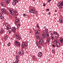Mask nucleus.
<instances>
[{
    "instance_id": "6",
    "label": "nucleus",
    "mask_w": 63,
    "mask_h": 63,
    "mask_svg": "<svg viewBox=\"0 0 63 63\" xmlns=\"http://www.w3.org/2000/svg\"><path fill=\"white\" fill-rule=\"evenodd\" d=\"M35 35L36 36H37L38 35V34H39L40 33V30H38V31H37L36 30H35Z\"/></svg>"
},
{
    "instance_id": "45",
    "label": "nucleus",
    "mask_w": 63,
    "mask_h": 63,
    "mask_svg": "<svg viewBox=\"0 0 63 63\" xmlns=\"http://www.w3.org/2000/svg\"><path fill=\"white\" fill-rule=\"evenodd\" d=\"M45 37V36H42V38H43V39H44Z\"/></svg>"
},
{
    "instance_id": "3",
    "label": "nucleus",
    "mask_w": 63,
    "mask_h": 63,
    "mask_svg": "<svg viewBox=\"0 0 63 63\" xmlns=\"http://www.w3.org/2000/svg\"><path fill=\"white\" fill-rule=\"evenodd\" d=\"M16 38L17 39H18V40H20L21 37L19 35V34L18 33H16Z\"/></svg>"
},
{
    "instance_id": "10",
    "label": "nucleus",
    "mask_w": 63,
    "mask_h": 63,
    "mask_svg": "<svg viewBox=\"0 0 63 63\" xmlns=\"http://www.w3.org/2000/svg\"><path fill=\"white\" fill-rule=\"evenodd\" d=\"M14 13L15 14V17L16 18L17 17V16H18V12H17L16 11H15L14 12Z\"/></svg>"
},
{
    "instance_id": "52",
    "label": "nucleus",
    "mask_w": 63,
    "mask_h": 63,
    "mask_svg": "<svg viewBox=\"0 0 63 63\" xmlns=\"http://www.w3.org/2000/svg\"><path fill=\"white\" fill-rule=\"evenodd\" d=\"M43 6H46V4H44L43 5Z\"/></svg>"
},
{
    "instance_id": "50",
    "label": "nucleus",
    "mask_w": 63,
    "mask_h": 63,
    "mask_svg": "<svg viewBox=\"0 0 63 63\" xmlns=\"http://www.w3.org/2000/svg\"><path fill=\"white\" fill-rule=\"evenodd\" d=\"M45 45H47V43L46 42L45 43Z\"/></svg>"
},
{
    "instance_id": "59",
    "label": "nucleus",
    "mask_w": 63,
    "mask_h": 63,
    "mask_svg": "<svg viewBox=\"0 0 63 63\" xmlns=\"http://www.w3.org/2000/svg\"><path fill=\"white\" fill-rule=\"evenodd\" d=\"M37 12H35V14H37Z\"/></svg>"
},
{
    "instance_id": "13",
    "label": "nucleus",
    "mask_w": 63,
    "mask_h": 63,
    "mask_svg": "<svg viewBox=\"0 0 63 63\" xmlns=\"http://www.w3.org/2000/svg\"><path fill=\"white\" fill-rule=\"evenodd\" d=\"M42 52H40L38 53V55L40 57H41V56H42Z\"/></svg>"
},
{
    "instance_id": "26",
    "label": "nucleus",
    "mask_w": 63,
    "mask_h": 63,
    "mask_svg": "<svg viewBox=\"0 0 63 63\" xmlns=\"http://www.w3.org/2000/svg\"><path fill=\"white\" fill-rule=\"evenodd\" d=\"M9 2H10L9 0H7L6 1V4H8Z\"/></svg>"
},
{
    "instance_id": "23",
    "label": "nucleus",
    "mask_w": 63,
    "mask_h": 63,
    "mask_svg": "<svg viewBox=\"0 0 63 63\" xmlns=\"http://www.w3.org/2000/svg\"><path fill=\"white\" fill-rule=\"evenodd\" d=\"M21 53V55H23V53H24V52H23V51H22L20 52Z\"/></svg>"
},
{
    "instance_id": "38",
    "label": "nucleus",
    "mask_w": 63,
    "mask_h": 63,
    "mask_svg": "<svg viewBox=\"0 0 63 63\" xmlns=\"http://www.w3.org/2000/svg\"><path fill=\"white\" fill-rule=\"evenodd\" d=\"M51 39L52 40H53V36H51Z\"/></svg>"
},
{
    "instance_id": "19",
    "label": "nucleus",
    "mask_w": 63,
    "mask_h": 63,
    "mask_svg": "<svg viewBox=\"0 0 63 63\" xmlns=\"http://www.w3.org/2000/svg\"><path fill=\"white\" fill-rule=\"evenodd\" d=\"M60 42L61 43H62V42H63V39L62 38H61L60 39Z\"/></svg>"
},
{
    "instance_id": "21",
    "label": "nucleus",
    "mask_w": 63,
    "mask_h": 63,
    "mask_svg": "<svg viewBox=\"0 0 63 63\" xmlns=\"http://www.w3.org/2000/svg\"><path fill=\"white\" fill-rule=\"evenodd\" d=\"M19 20L18 19H16L15 20V22L16 23H17V22H19Z\"/></svg>"
},
{
    "instance_id": "61",
    "label": "nucleus",
    "mask_w": 63,
    "mask_h": 63,
    "mask_svg": "<svg viewBox=\"0 0 63 63\" xmlns=\"http://www.w3.org/2000/svg\"><path fill=\"white\" fill-rule=\"evenodd\" d=\"M44 35H45V34H42V36H44Z\"/></svg>"
},
{
    "instance_id": "37",
    "label": "nucleus",
    "mask_w": 63,
    "mask_h": 63,
    "mask_svg": "<svg viewBox=\"0 0 63 63\" xmlns=\"http://www.w3.org/2000/svg\"><path fill=\"white\" fill-rule=\"evenodd\" d=\"M23 16H24V17H25V16H26V14H24L23 15Z\"/></svg>"
},
{
    "instance_id": "33",
    "label": "nucleus",
    "mask_w": 63,
    "mask_h": 63,
    "mask_svg": "<svg viewBox=\"0 0 63 63\" xmlns=\"http://www.w3.org/2000/svg\"><path fill=\"white\" fill-rule=\"evenodd\" d=\"M36 26L37 27V28H38L39 29L40 28V26H39V25L37 24L36 25Z\"/></svg>"
},
{
    "instance_id": "42",
    "label": "nucleus",
    "mask_w": 63,
    "mask_h": 63,
    "mask_svg": "<svg viewBox=\"0 0 63 63\" xmlns=\"http://www.w3.org/2000/svg\"><path fill=\"white\" fill-rule=\"evenodd\" d=\"M46 10L47 11H49V9L48 8Z\"/></svg>"
},
{
    "instance_id": "57",
    "label": "nucleus",
    "mask_w": 63,
    "mask_h": 63,
    "mask_svg": "<svg viewBox=\"0 0 63 63\" xmlns=\"http://www.w3.org/2000/svg\"><path fill=\"white\" fill-rule=\"evenodd\" d=\"M54 34H56V32H54Z\"/></svg>"
},
{
    "instance_id": "44",
    "label": "nucleus",
    "mask_w": 63,
    "mask_h": 63,
    "mask_svg": "<svg viewBox=\"0 0 63 63\" xmlns=\"http://www.w3.org/2000/svg\"><path fill=\"white\" fill-rule=\"evenodd\" d=\"M59 9H62V7L59 6Z\"/></svg>"
},
{
    "instance_id": "4",
    "label": "nucleus",
    "mask_w": 63,
    "mask_h": 63,
    "mask_svg": "<svg viewBox=\"0 0 63 63\" xmlns=\"http://www.w3.org/2000/svg\"><path fill=\"white\" fill-rule=\"evenodd\" d=\"M15 45L16 46H18L19 47H20V43L18 42L17 41H15Z\"/></svg>"
},
{
    "instance_id": "41",
    "label": "nucleus",
    "mask_w": 63,
    "mask_h": 63,
    "mask_svg": "<svg viewBox=\"0 0 63 63\" xmlns=\"http://www.w3.org/2000/svg\"><path fill=\"white\" fill-rule=\"evenodd\" d=\"M18 54L19 55H20V54H21L20 52H18Z\"/></svg>"
},
{
    "instance_id": "34",
    "label": "nucleus",
    "mask_w": 63,
    "mask_h": 63,
    "mask_svg": "<svg viewBox=\"0 0 63 63\" xmlns=\"http://www.w3.org/2000/svg\"><path fill=\"white\" fill-rule=\"evenodd\" d=\"M4 38L5 39V40L6 41L7 40V36H5Z\"/></svg>"
},
{
    "instance_id": "53",
    "label": "nucleus",
    "mask_w": 63,
    "mask_h": 63,
    "mask_svg": "<svg viewBox=\"0 0 63 63\" xmlns=\"http://www.w3.org/2000/svg\"><path fill=\"white\" fill-rule=\"evenodd\" d=\"M58 34V33L57 32H56V35H57Z\"/></svg>"
},
{
    "instance_id": "18",
    "label": "nucleus",
    "mask_w": 63,
    "mask_h": 63,
    "mask_svg": "<svg viewBox=\"0 0 63 63\" xmlns=\"http://www.w3.org/2000/svg\"><path fill=\"white\" fill-rule=\"evenodd\" d=\"M0 18L3 20L4 19V17H3V16H0Z\"/></svg>"
},
{
    "instance_id": "55",
    "label": "nucleus",
    "mask_w": 63,
    "mask_h": 63,
    "mask_svg": "<svg viewBox=\"0 0 63 63\" xmlns=\"http://www.w3.org/2000/svg\"><path fill=\"white\" fill-rule=\"evenodd\" d=\"M2 15H3V13H1L0 14V15H1V16H2Z\"/></svg>"
},
{
    "instance_id": "15",
    "label": "nucleus",
    "mask_w": 63,
    "mask_h": 63,
    "mask_svg": "<svg viewBox=\"0 0 63 63\" xmlns=\"http://www.w3.org/2000/svg\"><path fill=\"white\" fill-rule=\"evenodd\" d=\"M1 11L2 12H6V9H2L1 10Z\"/></svg>"
},
{
    "instance_id": "5",
    "label": "nucleus",
    "mask_w": 63,
    "mask_h": 63,
    "mask_svg": "<svg viewBox=\"0 0 63 63\" xmlns=\"http://www.w3.org/2000/svg\"><path fill=\"white\" fill-rule=\"evenodd\" d=\"M18 2V0H14V1L12 2V4L13 5L15 6L16 5V4Z\"/></svg>"
},
{
    "instance_id": "17",
    "label": "nucleus",
    "mask_w": 63,
    "mask_h": 63,
    "mask_svg": "<svg viewBox=\"0 0 63 63\" xmlns=\"http://www.w3.org/2000/svg\"><path fill=\"white\" fill-rule=\"evenodd\" d=\"M16 30V28L15 27H14L13 30V32H15Z\"/></svg>"
},
{
    "instance_id": "22",
    "label": "nucleus",
    "mask_w": 63,
    "mask_h": 63,
    "mask_svg": "<svg viewBox=\"0 0 63 63\" xmlns=\"http://www.w3.org/2000/svg\"><path fill=\"white\" fill-rule=\"evenodd\" d=\"M58 41V40L57 39H56L55 40V41H54V44H56L57 43V42Z\"/></svg>"
},
{
    "instance_id": "43",
    "label": "nucleus",
    "mask_w": 63,
    "mask_h": 63,
    "mask_svg": "<svg viewBox=\"0 0 63 63\" xmlns=\"http://www.w3.org/2000/svg\"><path fill=\"white\" fill-rule=\"evenodd\" d=\"M36 45L37 46H38V42H37L36 43Z\"/></svg>"
},
{
    "instance_id": "35",
    "label": "nucleus",
    "mask_w": 63,
    "mask_h": 63,
    "mask_svg": "<svg viewBox=\"0 0 63 63\" xmlns=\"http://www.w3.org/2000/svg\"><path fill=\"white\" fill-rule=\"evenodd\" d=\"M9 18H10L11 19V18H12V16H11V15H9Z\"/></svg>"
},
{
    "instance_id": "2",
    "label": "nucleus",
    "mask_w": 63,
    "mask_h": 63,
    "mask_svg": "<svg viewBox=\"0 0 63 63\" xmlns=\"http://www.w3.org/2000/svg\"><path fill=\"white\" fill-rule=\"evenodd\" d=\"M45 31L46 32V38H48L49 36V33H48V32H47L48 31V29H45Z\"/></svg>"
},
{
    "instance_id": "1",
    "label": "nucleus",
    "mask_w": 63,
    "mask_h": 63,
    "mask_svg": "<svg viewBox=\"0 0 63 63\" xmlns=\"http://www.w3.org/2000/svg\"><path fill=\"white\" fill-rule=\"evenodd\" d=\"M28 44L27 43H26L25 44L24 42H23L22 43L21 47L22 48H24Z\"/></svg>"
},
{
    "instance_id": "56",
    "label": "nucleus",
    "mask_w": 63,
    "mask_h": 63,
    "mask_svg": "<svg viewBox=\"0 0 63 63\" xmlns=\"http://www.w3.org/2000/svg\"><path fill=\"white\" fill-rule=\"evenodd\" d=\"M2 4V6H4V3H3Z\"/></svg>"
},
{
    "instance_id": "64",
    "label": "nucleus",
    "mask_w": 63,
    "mask_h": 63,
    "mask_svg": "<svg viewBox=\"0 0 63 63\" xmlns=\"http://www.w3.org/2000/svg\"><path fill=\"white\" fill-rule=\"evenodd\" d=\"M13 63H15V62H14Z\"/></svg>"
},
{
    "instance_id": "62",
    "label": "nucleus",
    "mask_w": 63,
    "mask_h": 63,
    "mask_svg": "<svg viewBox=\"0 0 63 63\" xmlns=\"http://www.w3.org/2000/svg\"><path fill=\"white\" fill-rule=\"evenodd\" d=\"M55 11L56 12H57V11L56 10Z\"/></svg>"
},
{
    "instance_id": "49",
    "label": "nucleus",
    "mask_w": 63,
    "mask_h": 63,
    "mask_svg": "<svg viewBox=\"0 0 63 63\" xmlns=\"http://www.w3.org/2000/svg\"><path fill=\"white\" fill-rule=\"evenodd\" d=\"M50 1H51V0H49L47 2H50Z\"/></svg>"
},
{
    "instance_id": "27",
    "label": "nucleus",
    "mask_w": 63,
    "mask_h": 63,
    "mask_svg": "<svg viewBox=\"0 0 63 63\" xmlns=\"http://www.w3.org/2000/svg\"><path fill=\"white\" fill-rule=\"evenodd\" d=\"M19 61V59H17L15 61L16 63H18V62Z\"/></svg>"
},
{
    "instance_id": "63",
    "label": "nucleus",
    "mask_w": 63,
    "mask_h": 63,
    "mask_svg": "<svg viewBox=\"0 0 63 63\" xmlns=\"http://www.w3.org/2000/svg\"><path fill=\"white\" fill-rule=\"evenodd\" d=\"M30 32L31 33H32V32Z\"/></svg>"
},
{
    "instance_id": "9",
    "label": "nucleus",
    "mask_w": 63,
    "mask_h": 63,
    "mask_svg": "<svg viewBox=\"0 0 63 63\" xmlns=\"http://www.w3.org/2000/svg\"><path fill=\"white\" fill-rule=\"evenodd\" d=\"M30 13H34L35 12V10L34 9H32L30 10Z\"/></svg>"
},
{
    "instance_id": "46",
    "label": "nucleus",
    "mask_w": 63,
    "mask_h": 63,
    "mask_svg": "<svg viewBox=\"0 0 63 63\" xmlns=\"http://www.w3.org/2000/svg\"><path fill=\"white\" fill-rule=\"evenodd\" d=\"M51 36H53V34H52V33H51Z\"/></svg>"
},
{
    "instance_id": "31",
    "label": "nucleus",
    "mask_w": 63,
    "mask_h": 63,
    "mask_svg": "<svg viewBox=\"0 0 63 63\" xmlns=\"http://www.w3.org/2000/svg\"><path fill=\"white\" fill-rule=\"evenodd\" d=\"M55 51V50L53 48L52 49V52H53L54 51Z\"/></svg>"
},
{
    "instance_id": "54",
    "label": "nucleus",
    "mask_w": 63,
    "mask_h": 63,
    "mask_svg": "<svg viewBox=\"0 0 63 63\" xmlns=\"http://www.w3.org/2000/svg\"><path fill=\"white\" fill-rule=\"evenodd\" d=\"M52 46H53V47H55V46H54V45H53Z\"/></svg>"
},
{
    "instance_id": "36",
    "label": "nucleus",
    "mask_w": 63,
    "mask_h": 63,
    "mask_svg": "<svg viewBox=\"0 0 63 63\" xmlns=\"http://www.w3.org/2000/svg\"><path fill=\"white\" fill-rule=\"evenodd\" d=\"M20 24H18L17 25V26L18 27H19L20 26Z\"/></svg>"
},
{
    "instance_id": "32",
    "label": "nucleus",
    "mask_w": 63,
    "mask_h": 63,
    "mask_svg": "<svg viewBox=\"0 0 63 63\" xmlns=\"http://www.w3.org/2000/svg\"><path fill=\"white\" fill-rule=\"evenodd\" d=\"M43 42H39V44L40 45H42V44H43Z\"/></svg>"
},
{
    "instance_id": "20",
    "label": "nucleus",
    "mask_w": 63,
    "mask_h": 63,
    "mask_svg": "<svg viewBox=\"0 0 63 63\" xmlns=\"http://www.w3.org/2000/svg\"><path fill=\"white\" fill-rule=\"evenodd\" d=\"M56 45L57 47H59V43H56Z\"/></svg>"
},
{
    "instance_id": "14",
    "label": "nucleus",
    "mask_w": 63,
    "mask_h": 63,
    "mask_svg": "<svg viewBox=\"0 0 63 63\" xmlns=\"http://www.w3.org/2000/svg\"><path fill=\"white\" fill-rule=\"evenodd\" d=\"M11 26H9L8 27H6V29L7 30H8L9 29H11Z\"/></svg>"
},
{
    "instance_id": "7",
    "label": "nucleus",
    "mask_w": 63,
    "mask_h": 63,
    "mask_svg": "<svg viewBox=\"0 0 63 63\" xmlns=\"http://www.w3.org/2000/svg\"><path fill=\"white\" fill-rule=\"evenodd\" d=\"M63 6V1H62L61 2V3L60 2H59L58 4V6Z\"/></svg>"
},
{
    "instance_id": "11",
    "label": "nucleus",
    "mask_w": 63,
    "mask_h": 63,
    "mask_svg": "<svg viewBox=\"0 0 63 63\" xmlns=\"http://www.w3.org/2000/svg\"><path fill=\"white\" fill-rule=\"evenodd\" d=\"M32 58L33 59V60H34V61H35V60H37V58H36V57H35V56H33Z\"/></svg>"
},
{
    "instance_id": "48",
    "label": "nucleus",
    "mask_w": 63,
    "mask_h": 63,
    "mask_svg": "<svg viewBox=\"0 0 63 63\" xmlns=\"http://www.w3.org/2000/svg\"><path fill=\"white\" fill-rule=\"evenodd\" d=\"M40 47H41V46H39L38 47V48H40Z\"/></svg>"
},
{
    "instance_id": "24",
    "label": "nucleus",
    "mask_w": 63,
    "mask_h": 63,
    "mask_svg": "<svg viewBox=\"0 0 63 63\" xmlns=\"http://www.w3.org/2000/svg\"><path fill=\"white\" fill-rule=\"evenodd\" d=\"M37 36V39H40V36L39 35H36Z\"/></svg>"
},
{
    "instance_id": "12",
    "label": "nucleus",
    "mask_w": 63,
    "mask_h": 63,
    "mask_svg": "<svg viewBox=\"0 0 63 63\" xmlns=\"http://www.w3.org/2000/svg\"><path fill=\"white\" fill-rule=\"evenodd\" d=\"M46 41L48 43L49 42L50 40V39L49 38H47V39Z\"/></svg>"
},
{
    "instance_id": "58",
    "label": "nucleus",
    "mask_w": 63,
    "mask_h": 63,
    "mask_svg": "<svg viewBox=\"0 0 63 63\" xmlns=\"http://www.w3.org/2000/svg\"><path fill=\"white\" fill-rule=\"evenodd\" d=\"M2 4H3V3H2V2H1L0 3V4H1V5Z\"/></svg>"
},
{
    "instance_id": "16",
    "label": "nucleus",
    "mask_w": 63,
    "mask_h": 63,
    "mask_svg": "<svg viewBox=\"0 0 63 63\" xmlns=\"http://www.w3.org/2000/svg\"><path fill=\"white\" fill-rule=\"evenodd\" d=\"M59 22L60 23H63V21H62V19H60L59 20Z\"/></svg>"
},
{
    "instance_id": "25",
    "label": "nucleus",
    "mask_w": 63,
    "mask_h": 63,
    "mask_svg": "<svg viewBox=\"0 0 63 63\" xmlns=\"http://www.w3.org/2000/svg\"><path fill=\"white\" fill-rule=\"evenodd\" d=\"M18 58H19V56L18 55H17L16 56V59H18Z\"/></svg>"
},
{
    "instance_id": "39",
    "label": "nucleus",
    "mask_w": 63,
    "mask_h": 63,
    "mask_svg": "<svg viewBox=\"0 0 63 63\" xmlns=\"http://www.w3.org/2000/svg\"><path fill=\"white\" fill-rule=\"evenodd\" d=\"M8 46L9 47L10 46V43H9L8 44Z\"/></svg>"
},
{
    "instance_id": "60",
    "label": "nucleus",
    "mask_w": 63,
    "mask_h": 63,
    "mask_svg": "<svg viewBox=\"0 0 63 63\" xmlns=\"http://www.w3.org/2000/svg\"><path fill=\"white\" fill-rule=\"evenodd\" d=\"M57 37H58V36H55V38H57Z\"/></svg>"
},
{
    "instance_id": "30",
    "label": "nucleus",
    "mask_w": 63,
    "mask_h": 63,
    "mask_svg": "<svg viewBox=\"0 0 63 63\" xmlns=\"http://www.w3.org/2000/svg\"><path fill=\"white\" fill-rule=\"evenodd\" d=\"M9 26H10V25H8V23H6L5 24V26L6 27H8Z\"/></svg>"
},
{
    "instance_id": "51",
    "label": "nucleus",
    "mask_w": 63,
    "mask_h": 63,
    "mask_svg": "<svg viewBox=\"0 0 63 63\" xmlns=\"http://www.w3.org/2000/svg\"><path fill=\"white\" fill-rule=\"evenodd\" d=\"M48 15H50V12H49Z\"/></svg>"
},
{
    "instance_id": "28",
    "label": "nucleus",
    "mask_w": 63,
    "mask_h": 63,
    "mask_svg": "<svg viewBox=\"0 0 63 63\" xmlns=\"http://www.w3.org/2000/svg\"><path fill=\"white\" fill-rule=\"evenodd\" d=\"M39 42H43V39H40L39 40Z\"/></svg>"
},
{
    "instance_id": "40",
    "label": "nucleus",
    "mask_w": 63,
    "mask_h": 63,
    "mask_svg": "<svg viewBox=\"0 0 63 63\" xmlns=\"http://www.w3.org/2000/svg\"><path fill=\"white\" fill-rule=\"evenodd\" d=\"M12 32V31L11 30H9V33H11Z\"/></svg>"
},
{
    "instance_id": "29",
    "label": "nucleus",
    "mask_w": 63,
    "mask_h": 63,
    "mask_svg": "<svg viewBox=\"0 0 63 63\" xmlns=\"http://www.w3.org/2000/svg\"><path fill=\"white\" fill-rule=\"evenodd\" d=\"M3 30L2 29L0 31V32L1 33H3Z\"/></svg>"
},
{
    "instance_id": "47",
    "label": "nucleus",
    "mask_w": 63,
    "mask_h": 63,
    "mask_svg": "<svg viewBox=\"0 0 63 63\" xmlns=\"http://www.w3.org/2000/svg\"><path fill=\"white\" fill-rule=\"evenodd\" d=\"M57 37H59V35L58 34H57Z\"/></svg>"
},
{
    "instance_id": "8",
    "label": "nucleus",
    "mask_w": 63,
    "mask_h": 63,
    "mask_svg": "<svg viewBox=\"0 0 63 63\" xmlns=\"http://www.w3.org/2000/svg\"><path fill=\"white\" fill-rule=\"evenodd\" d=\"M10 13L12 15H13L14 14V10H11V9L10 10Z\"/></svg>"
}]
</instances>
